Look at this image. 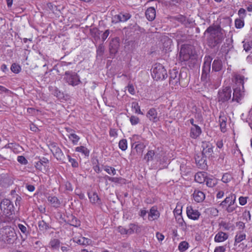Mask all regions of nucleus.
Returning <instances> with one entry per match:
<instances>
[{"label": "nucleus", "mask_w": 252, "mask_h": 252, "mask_svg": "<svg viewBox=\"0 0 252 252\" xmlns=\"http://www.w3.org/2000/svg\"><path fill=\"white\" fill-rule=\"evenodd\" d=\"M202 133V129L199 126H191L190 128L189 136L193 139L198 138Z\"/></svg>", "instance_id": "17"}, {"label": "nucleus", "mask_w": 252, "mask_h": 252, "mask_svg": "<svg viewBox=\"0 0 252 252\" xmlns=\"http://www.w3.org/2000/svg\"><path fill=\"white\" fill-rule=\"evenodd\" d=\"M235 83L237 85H242V89H244V76L238 74H234V76Z\"/></svg>", "instance_id": "32"}, {"label": "nucleus", "mask_w": 252, "mask_h": 252, "mask_svg": "<svg viewBox=\"0 0 252 252\" xmlns=\"http://www.w3.org/2000/svg\"><path fill=\"white\" fill-rule=\"evenodd\" d=\"M104 46L102 44L99 45L96 50L97 57L102 56L104 53Z\"/></svg>", "instance_id": "50"}, {"label": "nucleus", "mask_w": 252, "mask_h": 252, "mask_svg": "<svg viewBox=\"0 0 252 252\" xmlns=\"http://www.w3.org/2000/svg\"><path fill=\"white\" fill-rule=\"evenodd\" d=\"M47 200L54 208H59L61 205L60 200L55 196L50 195L47 197Z\"/></svg>", "instance_id": "25"}, {"label": "nucleus", "mask_w": 252, "mask_h": 252, "mask_svg": "<svg viewBox=\"0 0 252 252\" xmlns=\"http://www.w3.org/2000/svg\"><path fill=\"white\" fill-rule=\"evenodd\" d=\"M193 198L194 201L197 203H200L204 201L205 195L203 191L199 190H195L193 193Z\"/></svg>", "instance_id": "21"}, {"label": "nucleus", "mask_w": 252, "mask_h": 252, "mask_svg": "<svg viewBox=\"0 0 252 252\" xmlns=\"http://www.w3.org/2000/svg\"><path fill=\"white\" fill-rule=\"evenodd\" d=\"M246 235L243 231L237 232L235 237V245L238 244L246 239Z\"/></svg>", "instance_id": "34"}, {"label": "nucleus", "mask_w": 252, "mask_h": 252, "mask_svg": "<svg viewBox=\"0 0 252 252\" xmlns=\"http://www.w3.org/2000/svg\"><path fill=\"white\" fill-rule=\"evenodd\" d=\"M146 116L153 123H157L159 121L157 111L155 108H150L148 111Z\"/></svg>", "instance_id": "16"}, {"label": "nucleus", "mask_w": 252, "mask_h": 252, "mask_svg": "<svg viewBox=\"0 0 252 252\" xmlns=\"http://www.w3.org/2000/svg\"><path fill=\"white\" fill-rule=\"evenodd\" d=\"M120 46V39L118 37L113 38L109 44V52L111 58H113L117 53Z\"/></svg>", "instance_id": "11"}, {"label": "nucleus", "mask_w": 252, "mask_h": 252, "mask_svg": "<svg viewBox=\"0 0 252 252\" xmlns=\"http://www.w3.org/2000/svg\"><path fill=\"white\" fill-rule=\"evenodd\" d=\"M222 68V64H212V70L215 71H219Z\"/></svg>", "instance_id": "61"}, {"label": "nucleus", "mask_w": 252, "mask_h": 252, "mask_svg": "<svg viewBox=\"0 0 252 252\" xmlns=\"http://www.w3.org/2000/svg\"><path fill=\"white\" fill-rule=\"evenodd\" d=\"M38 225L39 229L41 231L46 230L49 228L48 224L43 220L39 221Z\"/></svg>", "instance_id": "45"}, {"label": "nucleus", "mask_w": 252, "mask_h": 252, "mask_svg": "<svg viewBox=\"0 0 252 252\" xmlns=\"http://www.w3.org/2000/svg\"><path fill=\"white\" fill-rule=\"evenodd\" d=\"M151 75L154 80L161 81L167 77L166 69L162 64H154L151 71Z\"/></svg>", "instance_id": "2"}, {"label": "nucleus", "mask_w": 252, "mask_h": 252, "mask_svg": "<svg viewBox=\"0 0 252 252\" xmlns=\"http://www.w3.org/2000/svg\"><path fill=\"white\" fill-rule=\"evenodd\" d=\"M139 119L135 116H131L130 118V122L132 125H136L139 123Z\"/></svg>", "instance_id": "58"}, {"label": "nucleus", "mask_w": 252, "mask_h": 252, "mask_svg": "<svg viewBox=\"0 0 252 252\" xmlns=\"http://www.w3.org/2000/svg\"><path fill=\"white\" fill-rule=\"evenodd\" d=\"M187 215L188 217L192 220H198L201 215L198 210L194 209L192 206H189L187 207Z\"/></svg>", "instance_id": "12"}, {"label": "nucleus", "mask_w": 252, "mask_h": 252, "mask_svg": "<svg viewBox=\"0 0 252 252\" xmlns=\"http://www.w3.org/2000/svg\"><path fill=\"white\" fill-rule=\"evenodd\" d=\"M53 94L54 96H56L59 99H62L63 97V93L61 92L58 88H56L54 90Z\"/></svg>", "instance_id": "53"}, {"label": "nucleus", "mask_w": 252, "mask_h": 252, "mask_svg": "<svg viewBox=\"0 0 252 252\" xmlns=\"http://www.w3.org/2000/svg\"><path fill=\"white\" fill-rule=\"evenodd\" d=\"M60 244L61 242L59 239H53L50 241L49 245L52 250H58L60 246Z\"/></svg>", "instance_id": "36"}, {"label": "nucleus", "mask_w": 252, "mask_h": 252, "mask_svg": "<svg viewBox=\"0 0 252 252\" xmlns=\"http://www.w3.org/2000/svg\"><path fill=\"white\" fill-rule=\"evenodd\" d=\"M118 231L122 235H128L127 229L123 226H119L117 228Z\"/></svg>", "instance_id": "57"}, {"label": "nucleus", "mask_w": 252, "mask_h": 252, "mask_svg": "<svg viewBox=\"0 0 252 252\" xmlns=\"http://www.w3.org/2000/svg\"><path fill=\"white\" fill-rule=\"evenodd\" d=\"M49 148L52 153L57 160H61L63 159L64 157L63 153L56 143H53L50 144Z\"/></svg>", "instance_id": "10"}, {"label": "nucleus", "mask_w": 252, "mask_h": 252, "mask_svg": "<svg viewBox=\"0 0 252 252\" xmlns=\"http://www.w3.org/2000/svg\"><path fill=\"white\" fill-rule=\"evenodd\" d=\"M105 178L109 181L118 184H125L126 180L122 177H112L107 175L105 176Z\"/></svg>", "instance_id": "27"}, {"label": "nucleus", "mask_w": 252, "mask_h": 252, "mask_svg": "<svg viewBox=\"0 0 252 252\" xmlns=\"http://www.w3.org/2000/svg\"><path fill=\"white\" fill-rule=\"evenodd\" d=\"M195 159L196 164L200 168H203L207 165L206 160L204 156L200 158L199 156H196Z\"/></svg>", "instance_id": "31"}, {"label": "nucleus", "mask_w": 252, "mask_h": 252, "mask_svg": "<svg viewBox=\"0 0 252 252\" xmlns=\"http://www.w3.org/2000/svg\"><path fill=\"white\" fill-rule=\"evenodd\" d=\"M211 64H203L202 67V73L201 77V80H205L209 75L211 70Z\"/></svg>", "instance_id": "28"}, {"label": "nucleus", "mask_w": 252, "mask_h": 252, "mask_svg": "<svg viewBox=\"0 0 252 252\" xmlns=\"http://www.w3.org/2000/svg\"><path fill=\"white\" fill-rule=\"evenodd\" d=\"M68 161L71 163V166L74 168L78 167V162L75 158H72L69 155L67 156Z\"/></svg>", "instance_id": "48"}, {"label": "nucleus", "mask_w": 252, "mask_h": 252, "mask_svg": "<svg viewBox=\"0 0 252 252\" xmlns=\"http://www.w3.org/2000/svg\"><path fill=\"white\" fill-rule=\"evenodd\" d=\"M225 247L223 246H218L215 248L214 252H225Z\"/></svg>", "instance_id": "64"}, {"label": "nucleus", "mask_w": 252, "mask_h": 252, "mask_svg": "<svg viewBox=\"0 0 252 252\" xmlns=\"http://www.w3.org/2000/svg\"><path fill=\"white\" fill-rule=\"evenodd\" d=\"M236 195L233 193H230L225 199L221 202L220 205L222 207H226L227 205L231 203H235Z\"/></svg>", "instance_id": "20"}, {"label": "nucleus", "mask_w": 252, "mask_h": 252, "mask_svg": "<svg viewBox=\"0 0 252 252\" xmlns=\"http://www.w3.org/2000/svg\"><path fill=\"white\" fill-rule=\"evenodd\" d=\"M169 84L172 89H177L180 85L179 78L169 79Z\"/></svg>", "instance_id": "44"}, {"label": "nucleus", "mask_w": 252, "mask_h": 252, "mask_svg": "<svg viewBox=\"0 0 252 252\" xmlns=\"http://www.w3.org/2000/svg\"><path fill=\"white\" fill-rule=\"evenodd\" d=\"M175 217L179 226L181 227L183 230H186L187 227V224L184 220L182 215H179V216Z\"/></svg>", "instance_id": "38"}, {"label": "nucleus", "mask_w": 252, "mask_h": 252, "mask_svg": "<svg viewBox=\"0 0 252 252\" xmlns=\"http://www.w3.org/2000/svg\"><path fill=\"white\" fill-rule=\"evenodd\" d=\"M227 118L225 116L220 115L219 117L220 126L221 131L224 133L227 130L226 127Z\"/></svg>", "instance_id": "29"}, {"label": "nucleus", "mask_w": 252, "mask_h": 252, "mask_svg": "<svg viewBox=\"0 0 252 252\" xmlns=\"http://www.w3.org/2000/svg\"><path fill=\"white\" fill-rule=\"evenodd\" d=\"M232 178V176L230 173H225L223 174L221 180L224 183L226 184L230 182Z\"/></svg>", "instance_id": "41"}, {"label": "nucleus", "mask_w": 252, "mask_h": 252, "mask_svg": "<svg viewBox=\"0 0 252 252\" xmlns=\"http://www.w3.org/2000/svg\"><path fill=\"white\" fill-rule=\"evenodd\" d=\"M235 27L237 29H241L244 26V21L240 19H236L235 21Z\"/></svg>", "instance_id": "54"}, {"label": "nucleus", "mask_w": 252, "mask_h": 252, "mask_svg": "<svg viewBox=\"0 0 252 252\" xmlns=\"http://www.w3.org/2000/svg\"><path fill=\"white\" fill-rule=\"evenodd\" d=\"M231 89L230 87H223L220 90L218 93V99L219 102H224L229 100L231 97Z\"/></svg>", "instance_id": "7"}, {"label": "nucleus", "mask_w": 252, "mask_h": 252, "mask_svg": "<svg viewBox=\"0 0 252 252\" xmlns=\"http://www.w3.org/2000/svg\"><path fill=\"white\" fill-rule=\"evenodd\" d=\"M21 69L19 64H12L11 66V71L15 73H18Z\"/></svg>", "instance_id": "51"}, {"label": "nucleus", "mask_w": 252, "mask_h": 252, "mask_svg": "<svg viewBox=\"0 0 252 252\" xmlns=\"http://www.w3.org/2000/svg\"><path fill=\"white\" fill-rule=\"evenodd\" d=\"M207 178V173L204 172H198L194 176L195 182L199 183H204Z\"/></svg>", "instance_id": "24"}, {"label": "nucleus", "mask_w": 252, "mask_h": 252, "mask_svg": "<svg viewBox=\"0 0 252 252\" xmlns=\"http://www.w3.org/2000/svg\"><path fill=\"white\" fill-rule=\"evenodd\" d=\"M238 206L235 203H231L229 205H227L226 207H224L226 209V211L229 213H232L234 210H236V209L237 208Z\"/></svg>", "instance_id": "46"}, {"label": "nucleus", "mask_w": 252, "mask_h": 252, "mask_svg": "<svg viewBox=\"0 0 252 252\" xmlns=\"http://www.w3.org/2000/svg\"><path fill=\"white\" fill-rule=\"evenodd\" d=\"M1 211L6 216H10L14 212V207L12 202L8 199H3L0 204Z\"/></svg>", "instance_id": "5"}, {"label": "nucleus", "mask_w": 252, "mask_h": 252, "mask_svg": "<svg viewBox=\"0 0 252 252\" xmlns=\"http://www.w3.org/2000/svg\"><path fill=\"white\" fill-rule=\"evenodd\" d=\"M75 151L81 153L86 157H88L90 155V150L87 148L83 146L76 147Z\"/></svg>", "instance_id": "33"}, {"label": "nucleus", "mask_w": 252, "mask_h": 252, "mask_svg": "<svg viewBox=\"0 0 252 252\" xmlns=\"http://www.w3.org/2000/svg\"><path fill=\"white\" fill-rule=\"evenodd\" d=\"M68 223L74 227H78L80 226L81 223L80 221L78 220L75 216L73 215H71L70 216L69 219L68 220Z\"/></svg>", "instance_id": "35"}, {"label": "nucleus", "mask_w": 252, "mask_h": 252, "mask_svg": "<svg viewBox=\"0 0 252 252\" xmlns=\"http://www.w3.org/2000/svg\"><path fill=\"white\" fill-rule=\"evenodd\" d=\"M244 92L242 91L240 88L234 89L232 100L239 102L244 96Z\"/></svg>", "instance_id": "22"}, {"label": "nucleus", "mask_w": 252, "mask_h": 252, "mask_svg": "<svg viewBox=\"0 0 252 252\" xmlns=\"http://www.w3.org/2000/svg\"><path fill=\"white\" fill-rule=\"evenodd\" d=\"M131 15L128 13L121 12L118 15H115L112 18V22L117 23L119 22H124L129 19Z\"/></svg>", "instance_id": "14"}, {"label": "nucleus", "mask_w": 252, "mask_h": 252, "mask_svg": "<svg viewBox=\"0 0 252 252\" xmlns=\"http://www.w3.org/2000/svg\"><path fill=\"white\" fill-rule=\"evenodd\" d=\"M173 18V19L180 22L186 27H190L192 26L193 25V21L187 18L185 16L182 15H179L176 16H174Z\"/></svg>", "instance_id": "15"}, {"label": "nucleus", "mask_w": 252, "mask_h": 252, "mask_svg": "<svg viewBox=\"0 0 252 252\" xmlns=\"http://www.w3.org/2000/svg\"><path fill=\"white\" fill-rule=\"evenodd\" d=\"M221 226L224 230H233L234 226L230 223L227 222H222Z\"/></svg>", "instance_id": "49"}, {"label": "nucleus", "mask_w": 252, "mask_h": 252, "mask_svg": "<svg viewBox=\"0 0 252 252\" xmlns=\"http://www.w3.org/2000/svg\"><path fill=\"white\" fill-rule=\"evenodd\" d=\"M145 15L149 21L154 20L156 17V10L153 7L148 8L145 12Z\"/></svg>", "instance_id": "26"}, {"label": "nucleus", "mask_w": 252, "mask_h": 252, "mask_svg": "<svg viewBox=\"0 0 252 252\" xmlns=\"http://www.w3.org/2000/svg\"><path fill=\"white\" fill-rule=\"evenodd\" d=\"M208 34L207 43L211 48L220 44L225 36V31L219 25L209 26L205 31L204 34Z\"/></svg>", "instance_id": "1"}, {"label": "nucleus", "mask_w": 252, "mask_h": 252, "mask_svg": "<svg viewBox=\"0 0 252 252\" xmlns=\"http://www.w3.org/2000/svg\"><path fill=\"white\" fill-rule=\"evenodd\" d=\"M17 161L21 164L24 165H26L28 163L27 159L23 156H18Z\"/></svg>", "instance_id": "59"}, {"label": "nucleus", "mask_w": 252, "mask_h": 252, "mask_svg": "<svg viewBox=\"0 0 252 252\" xmlns=\"http://www.w3.org/2000/svg\"><path fill=\"white\" fill-rule=\"evenodd\" d=\"M160 216V213L158 210L157 207L153 206L150 209L148 213V220L150 221L157 220Z\"/></svg>", "instance_id": "18"}, {"label": "nucleus", "mask_w": 252, "mask_h": 252, "mask_svg": "<svg viewBox=\"0 0 252 252\" xmlns=\"http://www.w3.org/2000/svg\"><path fill=\"white\" fill-rule=\"evenodd\" d=\"M127 89L128 93L131 94L133 95L135 94V89L133 85L132 84H128L127 86Z\"/></svg>", "instance_id": "60"}, {"label": "nucleus", "mask_w": 252, "mask_h": 252, "mask_svg": "<svg viewBox=\"0 0 252 252\" xmlns=\"http://www.w3.org/2000/svg\"><path fill=\"white\" fill-rule=\"evenodd\" d=\"M206 185L209 187H213L216 184V182L215 180L212 178H206Z\"/></svg>", "instance_id": "52"}, {"label": "nucleus", "mask_w": 252, "mask_h": 252, "mask_svg": "<svg viewBox=\"0 0 252 252\" xmlns=\"http://www.w3.org/2000/svg\"><path fill=\"white\" fill-rule=\"evenodd\" d=\"M228 238V235L222 231H220L217 233L215 236L214 240L216 242H223L226 240Z\"/></svg>", "instance_id": "23"}, {"label": "nucleus", "mask_w": 252, "mask_h": 252, "mask_svg": "<svg viewBox=\"0 0 252 252\" xmlns=\"http://www.w3.org/2000/svg\"><path fill=\"white\" fill-rule=\"evenodd\" d=\"M193 47L189 44H184L182 45L180 54L179 59L181 62L189 60L193 55Z\"/></svg>", "instance_id": "4"}, {"label": "nucleus", "mask_w": 252, "mask_h": 252, "mask_svg": "<svg viewBox=\"0 0 252 252\" xmlns=\"http://www.w3.org/2000/svg\"><path fill=\"white\" fill-rule=\"evenodd\" d=\"M174 215L176 216V217H178L179 215H181L182 214V207L178 208V206H177L176 208L173 211Z\"/></svg>", "instance_id": "62"}, {"label": "nucleus", "mask_w": 252, "mask_h": 252, "mask_svg": "<svg viewBox=\"0 0 252 252\" xmlns=\"http://www.w3.org/2000/svg\"><path fill=\"white\" fill-rule=\"evenodd\" d=\"M4 231L1 236L2 240L9 244H13L17 238L14 229L11 227H6Z\"/></svg>", "instance_id": "3"}, {"label": "nucleus", "mask_w": 252, "mask_h": 252, "mask_svg": "<svg viewBox=\"0 0 252 252\" xmlns=\"http://www.w3.org/2000/svg\"><path fill=\"white\" fill-rule=\"evenodd\" d=\"M169 74H170V79H174L175 78H179L178 71L176 69L174 68L172 70L170 71Z\"/></svg>", "instance_id": "47"}, {"label": "nucleus", "mask_w": 252, "mask_h": 252, "mask_svg": "<svg viewBox=\"0 0 252 252\" xmlns=\"http://www.w3.org/2000/svg\"><path fill=\"white\" fill-rule=\"evenodd\" d=\"M202 155L205 158L210 157L213 153V146L211 143L207 141H203L202 143Z\"/></svg>", "instance_id": "13"}, {"label": "nucleus", "mask_w": 252, "mask_h": 252, "mask_svg": "<svg viewBox=\"0 0 252 252\" xmlns=\"http://www.w3.org/2000/svg\"><path fill=\"white\" fill-rule=\"evenodd\" d=\"M155 155V152L154 150H149L145 155L144 158L146 160L147 162H149L154 159Z\"/></svg>", "instance_id": "40"}, {"label": "nucleus", "mask_w": 252, "mask_h": 252, "mask_svg": "<svg viewBox=\"0 0 252 252\" xmlns=\"http://www.w3.org/2000/svg\"><path fill=\"white\" fill-rule=\"evenodd\" d=\"M68 137L74 145H77L80 139V137L74 133H70L68 135Z\"/></svg>", "instance_id": "37"}, {"label": "nucleus", "mask_w": 252, "mask_h": 252, "mask_svg": "<svg viewBox=\"0 0 252 252\" xmlns=\"http://www.w3.org/2000/svg\"><path fill=\"white\" fill-rule=\"evenodd\" d=\"M203 83V86L205 89L208 91L210 90H214L217 89L220 84V80H215L212 78H209L207 77L205 80H201Z\"/></svg>", "instance_id": "8"}, {"label": "nucleus", "mask_w": 252, "mask_h": 252, "mask_svg": "<svg viewBox=\"0 0 252 252\" xmlns=\"http://www.w3.org/2000/svg\"><path fill=\"white\" fill-rule=\"evenodd\" d=\"M119 147L122 151H126L127 148V142L126 139H123L120 140L119 142Z\"/></svg>", "instance_id": "43"}, {"label": "nucleus", "mask_w": 252, "mask_h": 252, "mask_svg": "<svg viewBox=\"0 0 252 252\" xmlns=\"http://www.w3.org/2000/svg\"><path fill=\"white\" fill-rule=\"evenodd\" d=\"M141 136L139 135L134 134L130 137V144L132 147H134V144L140 142Z\"/></svg>", "instance_id": "42"}, {"label": "nucleus", "mask_w": 252, "mask_h": 252, "mask_svg": "<svg viewBox=\"0 0 252 252\" xmlns=\"http://www.w3.org/2000/svg\"><path fill=\"white\" fill-rule=\"evenodd\" d=\"M109 135L110 137H116L118 136L117 130L115 128H110Z\"/></svg>", "instance_id": "63"}, {"label": "nucleus", "mask_w": 252, "mask_h": 252, "mask_svg": "<svg viewBox=\"0 0 252 252\" xmlns=\"http://www.w3.org/2000/svg\"><path fill=\"white\" fill-rule=\"evenodd\" d=\"M88 197L90 202L94 205H100L101 200L96 192H88Z\"/></svg>", "instance_id": "19"}, {"label": "nucleus", "mask_w": 252, "mask_h": 252, "mask_svg": "<svg viewBox=\"0 0 252 252\" xmlns=\"http://www.w3.org/2000/svg\"><path fill=\"white\" fill-rule=\"evenodd\" d=\"M49 160L46 158L43 157L39 161L35 162L34 167L36 170L41 172H47L49 170Z\"/></svg>", "instance_id": "9"}, {"label": "nucleus", "mask_w": 252, "mask_h": 252, "mask_svg": "<svg viewBox=\"0 0 252 252\" xmlns=\"http://www.w3.org/2000/svg\"><path fill=\"white\" fill-rule=\"evenodd\" d=\"M73 241L74 242L77 243L79 245H83V243L84 242V237H74L73 238Z\"/></svg>", "instance_id": "56"}, {"label": "nucleus", "mask_w": 252, "mask_h": 252, "mask_svg": "<svg viewBox=\"0 0 252 252\" xmlns=\"http://www.w3.org/2000/svg\"><path fill=\"white\" fill-rule=\"evenodd\" d=\"M132 107L134 109L135 112L137 114L143 115V112L141 111L140 107L138 103L132 104Z\"/></svg>", "instance_id": "55"}, {"label": "nucleus", "mask_w": 252, "mask_h": 252, "mask_svg": "<svg viewBox=\"0 0 252 252\" xmlns=\"http://www.w3.org/2000/svg\"><path fill=\"white\" fill-rule=\"evenodd\" d=\"M140 227L135 223H130L127 228L128 235L133 234L134 233H138L140 231Z\"/></svg>", "instance_id": "30"}, {"label": "nucleus", "mask_w": 252, "mask_h": 252, "mask_svg": "<svg viewBox=\"0 0 252 252\" xmlns=\"http://www.w3.org/2000/svg\"><path fill=\"white\" fill-rule=\"evenodd\" d=\"M63 79L66 83L72 86H77L81 83L79 76L75 72L66 71Z\"/></svg>", "instance_id": "6"}, {"label": "nucleus", "mask_w": 252, "mask_h": 252, "mask_svg": "<svg viewBox=\"0 0 252 252\" xmlns=\"http://www.w3.org/2000/svg\"><path fill=\"white\" fill-rule=\"evenodd\" d=\"M189 247V243L185 241L181 242L178 246V250L180 252L186 251Z\"/></svg>", "instance_id": "39"}]
</instances>
